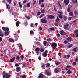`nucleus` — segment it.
<instances>
[{"label":"nucleus","instance_id":"1","mask_svg":"<svg viewBox=\"0 0 78 78\" xmlns=\"http://www.w3.org/2000/svg\"><path fill=\"white\" fill-rule=\"evenodd\" d=\"M2 74H3V78H10V77H11V75H8V74L6 72V71H4Z\"/></svg>","mask_w":78,"mask_h":78},{"label":"nucleus","instance_id":"2","mask_svg":"<svg viewBox=\"0 0 78 78\" xmlns=\"http://www.w3.org/2000/svg\"><path fill=\"white\" fill-rule=\"evenodd\" d=\"M51 46L53 49H56V48L57 47V44L55 43H53L51 44Z\"/></svg>","mask_w":78,"mask_h":78},{"label":"nucleus","instance_id":"3","mask_svg":"<svg viewBox=\"0 0 78 78\" xmlns=\"http://www.w3.org/2000/svg\"><path fill=\"white\" fill-rule=\"evenodd\" d=\"M46 16H48V17L47 18V20L48 19H54V16L52 15H47Z\"/></svg>","mask_w":78,"mask_h":78},{"label":"nucleus","instance_id":"4","mask_svg":"<svg viewBox=\"0 0 78 78\" xmlns=\"http://www.w3.org/2000/svg\"><path fill=\"white\" fill-rule=\"evenodd\" d=\"M39 50H40V48L39 47H37L35 49V51L37 55L39 54Z\"/></svg>","mask_w":78,"mask_h":78},{"label":"nucleus","instance_id":"5","mask_svg":"<svg viewBox=\"0 0 78 78\" xmlns=\"http://www.w3.org/2000/svg\"><path fill=\"white\" fill-rule=\"evenodd\" d=\"M41 22L43 23H46L47 22V21L44 19H42L41 20Z\"/></svg>","mask_w":78,"mask_h":78},{"label":"nucleus","instance_id":"6","mask_svg":"<svg viewBox=\"0 0 78 78\" xmlns=\"http://www.w3.org/2000/svg\"><path fill=\"white\" fill-rule=\"evenodd\" d=\"M64 2L65 5L67 6V5H68V4L69 3V0H64Z\"/></svg>","mask_w":78,"mask_h":78},{"label":"nucleus","instance_id":"7","mask_svg":"<svg viewBox=\"0 0 78 78\" xmlns=\"http://www.w3.org/2000/svg\"><path fill=\"white\" fill-rule=\"evenodd\" d=\"M66 33L63 30L60 31V34H61L62 36L66 35Z\"/></svg>","mask_w":78,"mask_h":78},{"label":"nucleus","instance_id":"8","mask_svg":"<svg viewBox=\"0 0 78 78\" xmlns=\"http://www.w3.org/2000/svg\"><path fill=\"white\" fill-rule=\"evenodd\" d=\"M44 75H43V74L40 73L37 78H44Z\"/></svg>","mask_w":78,"mask_h":78},{"label":"nucleus","instance_id":"9","mask_svg":"<svg viewBox=\"0 0 78 78\" xmlns=\"http://www.w3.org/2000/svg\"><path fill=\"white\" fill-rule=\"evenodd\" d=\"M16 70L17 72H19L21 70V68L20 67H17L16 68Z\"/></svg>","mask_w":78,"mask_h":78},{"label":"nucleus","instance_id":"10","mask_svg":"<svg viewBox=\"0 0 78 78\" xmlns=\"http://www.w3.org/2000/svg\"><path fill=\"white\" fill-rule=\"evenodd\" d=\"M4 31H5L4 33L5 36H8L9 35V32L6 31V30H5Z\"/></svg>","mask_w":78,"mask_h":78},{"label":"nucleus","instance_id":"11","mask_svg":"<svg viewBox=\"0 0 78 78\" xmlns=\"http://www.w3.org/2000/svg\"><path fill=\"white\" fill-rule=\"evenodd\" d=\"M14 61H15V57H14L13 58L10 59V62H13Z\"/></svg>","mask_w":78,"mask_h":78},{"label":"nucleus","instance_id":"12","mask_svg":"<svg viewBox=\"0 0 78 78\" xmlns=\"http://www.w3.org/2000/svg\"><path fill=\"white\" fill-rule=\"evenodd\" d=\"M69 27V24H66L64 26V28L65 30H66L68 28V27Z\"/></svg>","mask_w":78,"mask_h":78},{"label":"nucleus","instance_id":"13","mask_svg":"<svg viewBox=\"0 0 78 78\" xmlns=\"http://www.w3.org/2000/svg\"><path fill=\"white\" fill-rule=\"evenodd\" d=\"M58 68H56L54 70V72L56 73H58L59 72V71H58Z\"/></svg>","mask_w":78,"mask_h":78},{"label":"nucleus","instance_id":"14","mask_svg":"<svg viewBox=\"0 0 78 78\" xmlns=\"http://www.w3.org/2000/svg\"><path fill=\"white\" fill-rule=\"evenodd\" d=\"M59 22H57L56 23H55L54 24L57 27H58Z\"/></svg>","mask_w":78,"mask_h":78},{"label":"nucleus","instance_id":"15","mask_svg":"<svg viewBox=\"0 0 78 78\" xmlns=\"http://www.w3.org/2000/svg\"><path fill=\"white\" fill-rule=\"evenodd\" d=\"M6 9H10L11 8V6H9V4H6Z\"/></svg>","mask_w":78,"mask_h":78},{"label":"nucleus","instance_id":"16","mask_svg":"<svg viewBox=\"0 0 78 78\" xmlns=\"http://www.w3.org/2000/svg\"><path fill=\"white\" fill-rule=\"evenodd\" d=\"M9 41L10 42H14V41L12 39H10L9 40Z\"/></svg>","mask_w":78,"mask_h":78},{"label":"nucleus","instance_id":"17","mask_svg":"<svg viewBox=\"0 0 78 78\" xmlns=\"http://www.w3.org/2000/svg\"><path fill=\"white\" fill-rule=\"evenodd\" d=\"M17 45H19L20 49L22 50V46L20 44H17Z\"/></svg>","mask_w":78,"mask_h":78},{"label":"nucleus","instance_id":"18","mask_svg":"<svg viewBox=\"0 0 78 78\" xmlns=\"http://www.w3.org/2000/svg\"><path fill=\"white\" fill-rule=\"evenodd\" d=\"M16 27H19V24H20V22L19 21H17L16 22Z\"/></svg>","mask_w":78,"mask_h":78},{"label":"nucleus","instance_id":"19","mask_svg":"<svg viewBox=\"0 0 78 78\" xmlns=\"http://www.w3.org/2000/svg\"><path fill=\"white\" fill-rule=\"evenodd\" d=\"M72 1L73 3H78L77 0H72Z\"/></svg>","mask_w":78,"mask_h":78},{"label":"nucleus","instance_id":"20","mask_svg":"<svg viewBox=\"0 0 78 78\" xmlns=\"http://www.w3.org/2000/svg\"><path fill=\"white\" fill-rule=\"evenodd\" d=\"M31 5V3L30 2H29L28 3L27 5V8H30V5Z\"/></svg>","mask_w":78,"mask_h":78},{"label":"nucleus","instance_id":"21","mask_svg":"<svg viewBox=\"0 0 78 78\" xmlns=\"http://www.w3.org/2000/svg\"><path fill=\"white\" fill-rule=\"evenodd\" d=\"M44 2V0H39V4L40 5L42 3Z\"/></svg>","mask_w":78,"mask_h":78},{"label":"nucleus","instance_id":"22","mask_svg":"<svg viewBox=\"0 0 78 78\" xmlns=\"http://www.w3.org/2000/svg\"><path fill=\"white\" fill-rule=\"evenodd\" d=\"M66 40H67L68 41H72V38L71 37H69L66 38Z\"/></svg>","mask_w":78,"mask_h":78},{"label":"nucleus","instance_id":"23","mask_svg":"<svg viewBox=\"0 0 78 78\" xmlns=\"http://www.w3.org/2000/svg\"><path fill=\"white\" fill-rule=\"evenodd\" d=\"M41 68H42L43 69H45V64H44L41 66Z\"/></svg>","mask_w":78,"mask_h":78},{"label":"nucleus","instance_id":"24","mask_svg":"<svg viewBox=\"0 0 78 78\" xmlns=\"http://www.w3.org/2000/svg\"><path fill=\"white\" fill-rule=\"evenodd\" d=\"M43 55L44 57H45L47 56V54L45 53H44L43 54Z\"/></svg>","mask_w":78,"mask_h":78},{"label":"nucleus","instance_id":"25","mask_svg":"<svg viewBox=\"0 0 78 78\" xmlns=\"http://www.w3.org/2000/svg\"><path fill=\"white\" fill-rule=\"evenodd\" d=\"M47 42L46 41H44L43 42V44L44 46H47Z\"/></svg>","mask_w":78,"mask_h":78},{"label":"nucleus","instance_id":"26","mask_svg":"<svg viewBox=\"0 0 78 78\" xmlns=\"http://www.w3.org/2000/svg\"><path fill=\"white\" fill-rule=\"evenodd\" d=\"M47 41L48 42L52 41V39L50 38H48L47 39Z\"/></svg>","mask_w":78,"mask_h":78},{"label":"nucleus","instance_id":"27","mask_svg":"<svg viewBox=\"0 0 78 78\" xmlns=\"http://www.w3.org/2000/svg\"><path fill=\"white\" fill-rule=\"evenodd\" d=\"M50 66V64L49 63H47L46 65V67H49Z\"/></svg>","mask_w":78,"mask_h":78},{"label":"nucleus","instance_id":"28","mask_svg":"<svg viewBox=\"0 0 78 78\" xmlns=\"http://www.w3.org/2000/svg\"><path fill=\"white\" fill-rule=\"evenodd\" d=\"M45 72L46 73L47 75H50V73L49 72H48L47 70H46V71Z\"/></svg>","mask_w":78,"mask_h":78},{"label":"nucleus","instance_id":"29","mask_svg":"<svg viewBox=\"0 0 78 78\" xmlns=\"http://www.w3.org/2000/svg\"><path fill=\"white\" fill-rule=\"evenodd\" d=\"M69 15H70L71 16H73V13L71 12L69 13Z\"/></svg>","mask_w":78,"mask_h":78},{"label":"nucleus","instance_id":"30","mask_svg":"<svg viewBox=\"0 0 78 78\" xmlns=\"http://www.w3.org/2000/svg\"><path fill=\"white\" fill-rule=\"evenodd\" d=\"M56 61H55V63L56 64V66H58V65L60 64V62H57L56 63Z\"/></svg>","mask_w":78,"mask_h":78},{"label":"nucleus","instance_id":"31","mask_svg":"<svg viewBox=\"0 0 78 78\" xmlns=\"http://www.w3.org/2000/svg\"><path fill=\"white\" fill-rule=\"evenodd\" d=\"M20 57L21 59L22 60L24 58V55H22L20 56Z\"/></svg>","mask_w":78,"mask_h":78},{"label":"nucleus","instance_id":"32","mask_svg":"<svg viewBox=\"0 0 78 78\" xmlns=\"http://www.w3.org/2000/svg\"><path fill=\"white\" fill-rule=\"evenodd\" d=\"M67 73H68V74H70L71 73H72V72H71V71H70V69H69V70L67 71Z\"/></svg>","mask_w":78,"mask_h":78},{"label":"nucleus","instance_id":"33","mask_svg":"<svg viewBox=\"0 0 78 78\" xmlns=\"http://www.w3.org/2000/svg\"><path fill=\"white\" fill-rule=\"evenodd\" d=\"M62 16H63V15L62 14H60L58 16V17L60 19H62Z\"/></svg>","mask_w":78,"mask_h":78},{"label":"nucleus","instance_id":"34","mask_svg":"<svg viewBox=\"0 0 78 78\" xmlns=\"http://www.w3.org/2000/svg\"><path fill=\"white\" fill-rule=\"evenodd\" d=\"M76 50H77V48H75L73 49V51L74 52H76Z\"/></svg>","mask_w":78,"mask_h":78},{"label":"nucleus","instance_id":"35","mask_svg":"<svg viewBox=\"0 0 78 78\" xmlns=\"http://www.w3.org/2000/svg\"><path fill=\"white\" fill-rule=\"evenodd\" d=\"M19 6L20 8H22V5L21 4V2H20L19 3Z\"/></svg>","mask_w":78,"mask_h":78},{"label":"nucleus","instance_id":"36","mask_svg":"<svg viewBox=\"0 0 78 78\" xmlns=\"http://www.w3.org/2000/svg\"><path fill=\"white\" fill-rule=\"evenodd\" d=\"M63 18H64V21H67V16L63 17Z\"/></svg>","mask_w":78,"mask_h":78},{"label":"nucleus","instance_id":"37","mask_svg":"<svg viewBox=\"0 0 78 78\" xmlns=\"http://www.w3.org/2000/svg\"><path fill=\"white\" fill-rule=\"evenodd\" d=\"M6 1L9 4L11 3V0H6Z\"/></svg>","mask_w":78,"mask_h":78},{"label":"nucleus","instance_id":"38","mask_svg":"<svg viewBox=\"0 0 78 78\" xmlns=\"http://www.w3.org/2000/svg\"><path fill=\"white\" fill-rule=\"evenodd\" d=\"M59 20H59V18L57 16V18L56 20V22H60V21H59Z\"/></svg>","mask_w":78,"mask_h":78},{"label":"nucleus","instance_id":"39","mask_svg":"<svg viewBox=\"0 0 78 78\" xmlns=\"http://www.w3.org/2000/svg\"><path fill=\"white\" fill-rule=\"evenodd\" d=\"M44 50H45V49H44V48L43 49H41L40 50V51L41 52H44Z\"/></svg>","mask_w":78,"mask_h":78},{"label":"nucleus","instance_id":"40","mask_svg":"<svg viewBox=\"0 0 78 78\" xmlns=\"http://www.w3.org/2000/svg\"><path fill=\"white\" fill-rule=\"evenodd\" d=\"M44 16V14H42L39 17V18L41 19V18H42V17Z\"/></svg>","mask_w":78,"mask_h":78},{"label":"nucleus","instance_id":"41","mask_svg":"<svg viewBox=\"0 0 78 78\" xmlns=\"http://www.w3.org/2000/svg\"><path fill=\"white\" fill-rule=\"evenodd\" d=\"M25 17L26 18L27 20H29L30 19V17L29 16H25Z\"/></svg>","mask_w":78,"mask_h":78},{"label":"nucleus","instance_id":"42","mask_svg":"<svg viewBox=\"0 0 78 78\" xmlns=\"http://www.w3.org/2000/svg\"><path fill=\"white\" fill-rule=\"evenodd\" d=\"M16 58L17 59H18V60H19V59H20V56L19 55H17L16 56Z\"/></svg>","mask_w":78,"mask_h":78},{"label":"nucleus","instance_id":"43","mask_svg":"<svg viewBox=\"0 0 78 78\" xmlns=\"http://www.w3.org/2000/svg\"><path fill=\"white\" fill-rule=\"evenodd\" d=\"M50 30H51V31H53L55 30V29L53 27H52L50 28Z\"/></svg>","mask_w":78,"mask_h":78},{"label":"nucleus","instance_id":"44","mask_svg":"<svg viewBox=\"0 0 78 78\" xmlns=\"http://www.w3.org/2000/svg\"><path fill=\"white\" fill-rule=\"evenodd\" d=\"M27 65L25 64H23V66H22V68H23L24 67H26Z\"/></svg>","mask_w":78,"mask_h":78},{"label":"nucleus","instance_id":"45","mask_svg":"<svg viewBox=\"0 0 78 78\" xmlns=\"http://www.w3.org/2000/svg\"><path fill=\"white\" fill-rule=\"evenodd\" d=\"M74 33L75 34H78V30L77 29L76 30L74 31Z\"/></svg>","mask_w":78,"mask_h":78},{"label":"nucleus","instance_id":"46","mask_svg":"<svg viewBox=\"0 0 78 78\" xmlns=\"http://www.w3.org/2000/svg\"><path fill=\"white\" fill-rule=\"evenodd\" d=\"M58 14H62V12H60L59 11H58Z\"/></svg>","mask_w":78,"mask_h":78},{"label":"nucleus","instance_id":"47","mask_svg":"<svg viewBox=\"0 0 78 78\" xmlns=\"http://www.w3.org/2000/svg\"><path fill=\"white\" fill-rule=\"evenodd\" d=\"M41 14H43V13H45V11H44V10L43 9L41 10Z\"/></svg>","mask_w":78,"mask_h":78},{"label":"nucleus","instance_id":"48","mask_svg":"<svg viewBox=\"0 0 78 78\" xmlns=\"http://www.w3.org/2000/svg\"><path fill=\"white\" fill-rule=\"evenodd\" d=\"M67 11L68 12H70V8L68 7V8Z\"/></svg>","mask_w":78,"mask_h":78},{"label":"nucleus","instance_id":"49","mask_svg":"<svg viewBox=\"0 0 78 78\" xmlns=\"http://www.w3.org/2000/svg\"><path fill=\"white\" fill-rule=\"evenodd\" d=\"M66 56L67 58H68V59H69V58H70V56L69 55H67Z\"/></svg>","mask_w":78,"mask_h":78},{"label":"nucleus","instance_id":"50","mask_svg":"<svg viewBox=\"0 0 78 78\" xmlns=\"http://www.w3.org/2000/svg\"><path fill=\"white\" fill-rule=\"evenodd\" d=\"M22 78H26V75L25 74H23Z\"/></svg>","mask_w":78,"mask_h":78},{"label":"nucleus","instance_id":"51","mask_svg":"<svg viewBox=\"0 0 78 78\" xmlns=\"http://www.w3.org/2000/svg\"><path fill=\"white\" fill-rule=\"evenodd\" d=\"M36 43L37 45H40V43L39 42H36Z\"/></svg>","mask_w":78,"mask_h":78},{"label":"nucleus","instance_id":"52","mask_svg":"<svg viewBox=\"0 0 78 78\" xmlns=\"http://www.w3.org/2000/svg\"><path fill=\"white\" fill-rule=\"evenodd\" d=\"M15 66L16 67H19V65L18 63H16L15 64Z\"/></svg>","mask_w":78,"mask_h":78},{"label":"nucleus","instance_id":"53","mask_svg":"<svg viewBox=\"0 0 78 78\" xmlns=\"http://www.w3.org/2000/svg\"><path fill=\"white\" fill-rule=\"evenodd\" d=\"M30 34H33L34 33V32L33 30H31L30 32Z\"/></svg>","mask_w":78,"mask_h":78},{"label":"nucleus","instance_id":"54","mask_svg":"<svg viewBox=\"0 0 78 78\" xmlns=\"http://www.w3.org/2000/svg\"><path fill=\"white\" fill-rule=\"evenodd\" d=\"M65 44H67L68 43V41L67 40H65L64 41Z\"/></svg>","mask_w":78,"mask_h":78},{"label":"nucleus","instance_id":"55","mask_svg":"<svg viewBox=\"0 0 78 78\" xmlns=\"http://www.w3.org/2000/svg\"><path fill=\"white\" fill-rule=\"evenodd\" d=\"M41 14V12H38V13H37V16H39Z\"/></svg>","mask_w":78,"mask_h":78},{"label":"nucleus","instance_id":"56","mask_svg":"<svg viewBox=\"0 0 78 78\" xmlns=\"http://www.w3.org/2000/svg\"><path fill=\"white\" fill-rule=\"evenodd\" d=\"M54 10L55 11H57V10L56 9V7H55V6H54Z\"/></svg>","mask_w":78,"mask_h":78},{"label":"nucleus","instance_id":"57","mask_svg":"<svg viewBox=\"0 0 78 78\" xmlns=\"http://www.w3.org/2000/svg\"><path fill=\"white\" fill-rule=\"evenodd\" d=\"M73 46V45L72 44H70L69 45V48H70Z\"/></svg>","mask_w":78,"mask_h":78},{"label":"nucleus","instance_id":"58","mask_svg":"<svg viewBox=\"0 0 78 78\" xmlns=\"http://www.w3.org/2000/svg\"><path fill=\"white\" fill-rule=\"evenodd\" d=\"M5 30H7V31H9V28H5Z\"/></svg>","mask_w":78,"mask_h":78},{"label":"nucleus","instance_id":"59","mask_svg":"<svg viewBox=\"0 0 78 78\" xmlns=\"http://www.w3.org/2000/svg\"><path fill=\"white\" fill-rule=\"evenodd\" d=\"M42 5H41V7H42V8H44V3H42Z\"/></svg>","mask_w":78,"mask_h":78},{"label":"nucleus","instance_id":"60","mask_svg":"<svg viewBox=\"0 0 78 78\" xmlns=\"http://www.w3.org/2000/svg\"><path fill=\"white\" fill-rule=\"evenodd\" d=\"M3 36H4V34H0V36H1V37H3Z\"/></svg>","mask_w":78,"mask_h":78},{"label":"nucleus","instance_id":"61","mask_svg":"<svg viewBox=\"0 0 78 78\" xmlns=\"http://www.w3.org/2000/svg\"><path fill=\"white\" fill-rule=\"evenodd\" d=\"M77 13H78V12H77V11H75V12H74V14L75 15H76V14H77Z\"/></svg>","mask_w":78,"mask_h":78},{"label":"nucleus","instance_id":"62","mask_svg":"<svg viewBox=\"0 0 78 78\" xmlns=\"http://www.w3.org/2000/svg\"><path fill=\"white\" fill-rule=\"evenodd\" d=\"M73 64L74 65V66H75L76 64V62H73Z\"/></svg>","mask_w":78,"mask_h":78},{"label":"nucleus","instance_id":"63","mask_svg":"<svg viewBox=\"0 0 78 78\" xmlns=\"http://www.w3.org/2000/svg\"><path fill=\"white\" fill-rule=\"evenodd\" d=\"M76 20H75L74 21H73V23H75L76 22Z\"/></svg>","mask_w":78,"mask_h":78},{"label":"nucleus","instance_id":"64","mask_svg":"<svg viewBox=\"0 0 78 78\" xmlns=\"http://www.w3.org/2000/svg\"><path fill=\"white\" fill-rule=\"evenodd\" d=\"M27 2V0H25L23 2V3H25Z\"/></svg>","mask_w":78,"mask_h":78}]
</instances>
